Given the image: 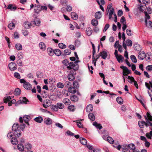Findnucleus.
<instances>
[{
  "label": "nucleus",
  "mask_w": 152,
  "mask_h": 152,
  "mask_svg": "<svg viewBox=\"0 0 152 152\" xmlns=\"http://www.w3.org/2000/svg\"><path fill=\"white\" fill-rule=\"evenodd\" d=\"M80 61L77 60L75 62V64L72 62H71L69 63L67 60L65 59L62 61L63 64L65 66L69 65L67 66V69L69 70L73 69L74 71H77L79 68V65L77 64Z\"/></svg>",
  "instance_id": "obj_1"
},
{
  "label": "nucleus",
  "mask_w": 152,
  "mask_h": 152,
  "mask_svg": "<svg viewBox=\"0 0 152 152\" xmlns=\"http://www.w3.org/2000/svg\"><path fill=\"white\" fill-rule=\"evenodd\" d=\"M19 126L18 123L14 124L12 127V129L14 131V134L16 137H19L21 134V131L19 129Z\"/></svg>",
  "instance_id": "obj_2"
},
{
  "label": "nucleus",
  "mask_w": 152,
  "mask_h": 152,
  "mask_svg": "<svg viewBox=\"0 0 152 152\" xmlns=\"http://www.w3.org/2000/svg\"><path fill=\"white\" fill-rule=\"evenodd\" d=\"M147 116L148 118V119L146 116H145V119L146 120V126L147 127L148 126H152V123L149 121L148 120L150 121H152V117L148 113H147Z\"/></svg>",
  "instance_id": "obj_3"
},
{
  "label": "nucleus",
  "mask_w": 152,
  "mask_h": 152,
  "mask_svg": "<svg viewBox=\"0 0 152 152\" xmlns=\"http://www.w3.org/2000/svg\"><path fill=\"white\" fill-rule=\"evenodd\" d=\"M30 119V117L28 115H26L24 116L23 118L20 117L19 118V121L20 123H22L23 121L28 126L29 125L28 121Z\"/></svg>",
  "instance_id": "obj_4"
},
{
  "label": "nucleus",
  "mask_w": 152,
  "mask_h": 152,
  "mask_svg": "<svg viewBox=\"0 0 152 152\" xmlns=\"http://www.w3.org/2000/svg\"><path fill=\"white\" fill-rule=\"evenodd\" d=\"M75 71L73 69L70 71V73L67 76L68 78L69 81H73L74 80L75 77L74 75L76 74Z\"/></svg>",
  "instance_id": "obj_5"
},
{
  "label": "nucleus",
  "mask_w": 152,
  "mask_h": 152,
  "mask_svg": "<svg viewBox=\"0 0 152 152\" xmlns=\"http://www.w3.org/2000/svg\"><path fill=\"white\" fill-rule=\"evenodd\" d=\"M9 69L11 71H15L17 69V65L14 62H11L8 65Z\"/></svg>",
  "instance_id": "obj_6"
},
{
  "label": "nucleus",
  "mask_w": 152,
  "mask_h": 152,
  "mask_svg": "<svg viewBox=\"0 0 152 152\" xmlns=\"http://www.w3.org/2000/svg\"><path fill=\"white\" fill-rule=\"evenodd\" d=\"M120 68L124 70L123 75H126L127 74L130 73V70L128 69L126 67L123 66H121Z\"/></svg>",
  "instance_id": "obj_7"
},
{
  "label": "nucleus",
  "mask_w": 152,
  "mask_h": 152,
  "mask_svg": "<svg viewBox=\"0 0 152 152\" xmlns=\"http://www.w3.org/2000/svg\"><path fill=\"white\" fill-rule=\"evenodd\" d=\"M51 102L49 99H46L44 101L43 106L45 108H47L51 105Z\"/></svg>",
  "instance_id": "obj_8"
},
{
  "label": "nucleus",
  "mask_w": 152,
  "mask_h": 152,
  "mask_svg": "<svg viewBox=\"0 0 152 152\" xmlns=\"http://www.w3.org/2000/svg\"><path fill=\"white\" fill-rule=\"evenodd\" d=\"M146 56V55L143 51H140L138 53V58L140 60H143Z\"/></svg>",
  "instance_id": "obj_9"
},
{
  "label": "nucleus",
  "mask_w": 152,
  "mask_h": 152,
  "mask_svg": "<svg viewBox=\"0 0 152 152\" xmlns=\"http://www.w3.org/2000/svg\"><path fill=\"white\" fill-rule=\"evenodd\" d=\"M44 121L45 124L47 125H50L52 123V120L49 118H46L44 120Z\"/></svg>",
  "instance_id": "obj_10"
},
{
  "label": "nucleus",
  "mask_w": 152,
  "mask_h": 152,
  "mask_svg": "<svg viewBox=\"0 0 152 152\" xmlns=\"http://www.w3.org/2000/svg\"><path fill=\"white\" fill-rule=\"evenodd\" d=\"M23 87L25 89L28 90H30L32 88L31 85L27 82L24 83V84H23Z\"/></svg>",
  "instance_id": "obj_11"
},
{
  "label": "nucleus",
  "mask_w": 152,
  "mask_h": 152,
  "mask_svg": "<svg viewBox=\"0 0 152 152\" xmlns=\"http://www.w3.org/2000/svg\"><path fill=\"white\" fill-rule=\"evenodd\" d=\"M32 148L31 145L28 142L26 143L25 145V149H27L28 152H33L31 151H30V150Z\"/></svg>",
  "instance_id": "obj_12"
},
{
  "label": "nucleus",
  "mask_w": 152,
  "mask_h": 152,
  "mask_svg": "<svg viewBox=\"0 0 152 152\" xmlns=\"http://www.w3.org/2000/svg\"><path fill=\"white\" fill-rule=\"evenodd\" d=\"M122 149L123 152H130V151L129 149V148L127 145H123L122 147Z\"/></svg>",
  "instance_id": "obj_13"
},
{
  "label": "nucleus",
  "mask_w": 152,
  "mask_h": 152,
  "mask_svg": "<svg viewBox=\"0 0 152 152\" xmlns=\"http://www.w3.org/2000/svg\"><path fill=\"white\" fill-rule=\"evenodd\" d=\"M47 52L49 56H52L54 53V50L50 48H48L47 49Z\"/></svg>",
  "instance_id": "obj_14"
},
{
  "label": "nucleus",
  "mask_w": 152,
  "mask_h": 152,
  "mask_svg": "<svg viewBox=\"0 0 152 152\" xmlns=\"http://www.w3.org/2000/svg\"><path fill=\"white\" fill-rule=\"evenodd\" d=\"M100 56H101L102 58L104 59H105L107 57V53L105 51H103L100 52Z\"/></svg>",
  "instance_id": "obj_15"
},
{
  "label": "nucleus",
  "mask_w": 152,
  "mask_h": 152,
  "mask_svg": "<svg viewBox=\"0 0 152 152\" xmlns=\"http://www.w3.org/2000/svg\"><path fill=\"white\" fill-rule=\"evenodd\" d=\"M93 110V107L92 105L91 104L88 105L86 108V110L87 112H90L92 111Z\"/></svg>",
  "instance_id": "obj_16"
},
{
  "label": "nucleus",
  "mask_w": 152,
  "mask_h": 152,
  "mask_svg": "<svg viewBox=\"0 0 152 152\" xmlns=\"http://www.w3.org/2000/svg\"><path fill=\"white\" fill-rule=\"evenodd\" d=\"M101 12L100 11L96 12L95 14V17L96 19H99L102 17Z\"/></svg>",
  "instance_id": "obj_17"
},
{
  "label": "nucleus",
  "mask_w": 152,
  "mask_h": 152,
  "mask_svg": "<svg viewBox=\"0 0 152 152\" xmlns=\"http://www.w3.org/2000/svg\"><path fill=\"white\" fill-rule=\"evenodd\" d=\"M34 120L39 123H41L43 120V119L41 116H38L34 119Z\"/></svg>",
  "instance_id": "obj_18"
},
{
  "label": "nucleus",
  "mask_w": 152,
  "mask_h": 152,
  "mask_svg": "<svg viewBox=\"0 0 152 152\" xmlns=\"http://www.w3.org/2000/svg\"><path fill=\"white\" fill-rule=\"evenodd\" d=\"M63 102L66 105L70 104L71 103L70 100L68 98H64L63 100Z\"/></svg>",
  "instance_id": "obj_19"
},
{
  "label": "nucleus",
  "mask_w": 152,
  "mask_h": 152,
  "mask_svg": "<svg viewBox=\"0 0 152 152\" xmlns=\"http://www.w3.org/2000/svg\"><path fill=\"white\" fill-rule=\"evenodd\" d=\"M138 124L139 127L141 128H144L145 125L146 126V122L144 121H139Z\"/></svg>",
  "instance_id": "obj_20"
},
{
  "label": "nucleus",
  "mask_w": 152,
  "mask_h": 152,
  "mask_svg": "<svg viewBox=\"0 0 152 152\" xmlns=\"http://www.w3.org/2000/svg\"><path fill=\"white\" fill-rule=\"evenodd\" d=\"M68 109L71 112H74L75 109V107L73 105H71L67 107Z\"/></svg>",
  "instance_id": "obj_21"
},
{
  "label": "nucleus",
  "mask_w": 152,
  "mask_h": 152,
  "mask_svg": "<svg viewBox=\"0 0 152 152\" xmlns=\"http://www.w3.org/2000/svg\"><path fill=\"white\" fill-rule=\"evenodd\" d=\"M31 26V23H30L28 21L25 22L23 24V26L25 28H30Z\"/></svg>",
  "instance_id": "obj_22"
},
{
  "label": "nucleus",
  "mask_w": 152,
  "mask_h": 152,
  "mask_svg": "<svg viewBox=\"0 0 152 152\" xmlns=\"http://www.w3.org/2000/svg\"><path fill=\"white\" fill-rule=\"evenodd\" d=\"M71 15L72 18L73 20H76L78 18L77 15L75 12H72Z\"/></svg>",
  "instance_id": "obj_23"
},
{
  "label": "nucleus",
  "mask_w": 152,
  "mask_h": 152,
  "mask_svg": "<svg viewBox=\"0 0 152 152\" xmlns=\"http://www.w3.org/2000/svg\"><path fill=\"white\" fill-rule=\"evenodd\" d=\"M117 60L119 63L123 62L124 61V58L121 55H119L116 57Z\"/></svg>",
  "instance_id": "obj_24"
},
{
  "label": "nucleus",
  "mask_w": 152,
  "mask_h": 152,
  "mask_svg": "<svg viewBox=\"0 0 152 152\" xmlns=\"http://www.w3.org/2000/svg\"><path fill=\"white\" fill-rule=\"evenodd\" d=\"M21 92V90L19 88H17L15 89L14 94L16 96H18L20 94Z\"/></svg>",
  "instance_id": "obj_25"
},
{
  "label": "nucleus",
  "mask_w": 152,
  "mask_h": 152,
  "mask_svg": "<svg viewBox=\"0 0 152 152\" xmlns=\"http://www.w3.org/2000/svg\"><path fill=\"white\" fill-rule=\"evenodd\" d=\"M75 88L74 87L71 86L69 88L68 90L70 93L72 94H75L76 92Z\"/></svg>",
  "instance_id": "obj_26"
},
{
  "label": "nucleus",
  "mask_w": 152,
  "mask_h": 152,
  "mask_svg": "<svg viewBox=\"0 0 152 152\" xmlns=\"http://www.w3.org/2000/svg\"><path fill=\"white\" fill-rule=\"evenodd\" d=\"M86 32L88 36H90L92 34V31L90 28L88 27L86 29Z\"/></svg>",
  "instance_id": "obj_27"
},
{
  "label": "nucleus",
  "mask_w": 152,
  "mask_h": 152,
  "mask_svg": "<svg viewBox=\"0 0 152 152\" xmlns=\"http://www.w3.org/2000/svg\"><path fill=\"white\" fill-rule=\"evenodd\" d=\"M70 99L73 102H77L78 100V98L77 96L75 95H73L71 97Z\"/></svg>",
  "instance_id": "obj_28"
},
{
  "label": "nucleus",
  "mask_w": 152,
  "mask_h": 152,
  "mask_svg": "<svg viewBox=\"0 0 152 152\" xmlns=\"http://www.w3.org/2000/svg\"><path fill=\"white\" fill-rule=\"evenodd\" d=\"M34 22L35 25L37 26H39L40 24V21L39 19L36 18L34 20Z\"/></svg>",
  "instance_id": "obj_29"
},
{
  "label": "nucleus",
  "mask_w": 152,
  "mask_h": 152,
  "mask_svg": "<svg viewBox=\"0 0 152 152\" xmlns=\"http://www.w3.org/2000/svg\"><path fill=\"white\" fill-rule=\"evenodd\" d=\"M116 100L117 102L120 104H122L123 103V100L120 97H118L116 99Z\"/></svg>",
  "instance_id": "obj_30"
},
{
  "label": "nucleus",
  "mask_w": 152,
  "mask_h": 152,
  "mask_svg": "<svg viewBox=\"0 0 152 152\" xmlns=\"http://www.w3.org/2000/svg\"><path fill=\"white\" fill-rule=\"evenodd\" d=\"M11 143L13 145H16L18 144V141L16 138H12L11 140Z\"/></svg>",
  "instance_id": "obj_31"
},
{
  "label": "nucleus",
  "mask_w": 152,
  "mask_h": 152,
  "mask_svg": "<svg viewBox=\"0 0 152 152\" xmlns=\"http://www.w3.org/2000/svg\"><path fill=\"white\" fill-rule=\"evenodd\" d=\"M39 47L42 50H45L46 49L45 44L43 42H40L39 44Z\"/></svg>",
  "instance_id": "obj_32"
},
{
  "label": "nucleus",
  "mask_w": 152,
  "mask_h": 152,
  "mask_svg": "<svg viewBox=\"0 0 152 152\" xmlns=\"http://www.w3.org/2000/svg\"><path fill=\"white\" fill-rule=\"evenodd\" d=\"M89 119L92 121H94L95 120V117L94 114L92 113H90L88 115Z\"/></svg>",
  "instance_id": "obj_33"
},
{
  "label": "nucleus",
  "mask_w": 152,
  "mask_h": 152,
  "mask_svg": "<svg viewBox=\"0 0 152 152\" xmlns=\"http://www.w3.org/2000/svg\"><path fill=\"white\" fill-rule=\"evenodd\" d=\"M129 149H130L131 150H132L133 151L134 150L135 148V145L132 143H131L129 144L128 145H127Z\"/></svg>",
  "instance_id": "obj_34"
},
{
  "label": "nucleus",
  "mask_w": 152,
  "mask_h": 152,
  "mask_svg": "<svg viewBox=\"0 0 152 152\" xmlns=\"http://www.w3.org/2000/svg\"><path fill=\"white\" fill-rule=\"evenodd\" d=\"M80 142L81 144L84 145H85L87 144V140L85 138H82L81 139V138H80Z\"/></svg>",
  "instance_id": "obj_35"
},
{
  "label": "nucleus",
  "mask_w": 152,
  "mask_h": 152,
  "mask_svg": "<svg viewBox=\"0 0 152 152\" xmlns=\"http://www.w3.org/2000/svg\"><path fill=\"white\" fill-rule=\"evenodd\" d=\"M7 9H10L11 11H15L16 9V6H13L12 4H9L7 7Z\"/></svg>",
  "instance_id": "obj_36"
},
{
  "label": "nucleus",
  "mask_w": 152,
  "mask_h": 152,
  "mask_svg": "<svg viewBox=\"0 0 152 152\" xmlns=\"http://www.w3.org/2000/svg\"><path fill=\"white\" fill-rule=\"evenodd\" d=\"M91 24L94 26H96L98 24V21L95 19H93L91 21Z\"/></svg>",
  "instance_id": "obj_37"
},
{
  "label": "nucleus",
  "mask_w": 152,
  "mask_h": 152,
  "mask_svg": "<svg viewBox=\"0 0 152 152\" xmlns=\"http://www.w3.org/2000/svg\"><path fill=\"white\" fill-rule=\"evenodd\" d=\"M17 146L18 149L21 151H23L24 149V146L21 144H18Z\"/></svg>",
  "instance_id": "obj_38"
},
{
  "label": "nucleus",
  "mask_w": 152,
  "mask_h": 152,
  "mask_svg": "<svg viewBox=\"0 0 152 152\" xmlns=\"http://www.w3.org/2000/svg\"><path fill=\"white\" fill-rule=\"evenodd\" d=\"M15 47L17 50H21L22 49V46L20 44H16L15 45Z\"/></svg>",
  "instance_id": "obj_39"
},
{
  "label": "nucleus",
  "mask_w": 152,
  "mask_h": 152,
  "mask_svg": "<svg viewBox=\"0 0 152 152\" xmlns=\"http://www.w3.org/2000/svg\"><path fill=\"white\" fill-rule=\"evenodd\" d=\"M54 54L57 56H60L61 54V52L60 50L59 49H56L55 50H54Z\"/></svg>",
  "instance_id": "obj_40"
},
{
  "label": "nucleus",
  "mask_w": 152,
  "mask_h": 152,
  "mask_svg": "<svg viewBox=\"0 0 152 152\" xmlns=\"http://www.w3.org/2000/svg\"><path fill=\"white\" fill-rule=\"evenodd\" d=\"M57 107L58 109H63L64 107V104L61 103H58L57 104Z\"/></svg>",
  "instance_id": "obj_41"
},
{
  "label": "nucleus",
  "mask_w": 152,
  "mask_h": 152,
  "mask_svg": "<svg viewBox=\"0 0 152 152\" xmlns=\"http://www.w3.org/2000/svg\"><path fill=\"white\" fill-rule=\"evenodd\" d=\"M8 27L10 29L12 30L14 28L15 24L13 23H11L8 25Z\"/></svg>",
  "instance_id": "obj_42"
},
{
  "label": "nucleus",
  "mask_w": 152,
  "mask_h": 152,
  "mask_svg": "<svg viewBox=\"0 0 152 152\" xmlns=\"http://www.w3.org/2000/svg\"><path fill=\"white\" fill-rule=\"evenodd\" d=\"M132 61L134 63H136L137 62V60L135 56L134 55H131L130 57Z\"/></svg>",
  "instance_id": "obj_43"
},
{
  "label": "nucleus",
  "mask_w": 152,
  "mask_h": 152,
  "mask_svg": "<svg viewBox=\"0 0 152 152\" xmlns=\"http://www.w3.org/2000/svg\"><path fill=\"white\" fill-rule=\"evenodd\" d=\"M146 136L148 139H151L152 138V131H150L149 133H146Z\"/></svg>",
  "instance_id": "obj_44"
},
{
  "label": "nucleus",
  "mask_w": 152,
  "mask_h": 152,
  "mask_svg": "<svg viewBox=\"0 0 152 152\" xmlns=\"http://www.w3.org/2000/svg\"><path fill=\"white\" fill-rule=\"evenodd\" d=\"M107 141L111 144H113L114 142V140L113 139L110 137H107Z\"/></svg>",
  "instance_id": "obj_45"
},
{
  "label": "nucleus",
  "mask_w": 152,
  "mask_h": 152,
  "mask_svg": "<svg viewBox=\"0 0 152 152\" xmlns=\"http://www.w3.org/2000/svg\"><path fill=\"white\" fill-rule=\"evenodd\" d=\"M127 78L129 80V82L131 83H132V82H134L135 81L134 78L132 77H130L128 76Z\"/></svg>",
  "instance_id": "obj_46"
},
{
  "label": "nucleus",
  "mask_w": 152,
  "mask_h": 152,
  "mask_svg": "<svg viewBox=\"0 0 152 152\" xmlns=\"http://www.w3.org/2000/svg\"><path fill=\"white\" fill-rule=\"evenodd\" d=\"M126 42L127 46H131L132 45V41L130 40L127 39L126 40Z\"/></svg>",
  "instance_id": "obj_47"
},
{
  "label": "nucleus",
  "mask_w": 152,
  "mask_h": 152,
  "mask_svg": "<svg viewBox=\"0 0 152 152\" xmlns=\"http://www.w3.org/2000/svg\"><path fill=\"white\" fill-rule=\"evenodd\" d=\"M56 86L58 88H63L64 87V84L61 82H59L58 83Z\"/></svg>",
  "instance_id": "obj_48"
},
{
  "label": "nucleus",
  "mask_w": 152,
  "mask_h": 152,
  "mask_svg": "<svg viewBox=\"0 0 152 152\" xmlns=\"http://www.w3.org/2000/svg\"><path fill=\"white\" fill-rule=\"evenodd\" d=\"M58 45L59 47L61 49H64L66 48V45L63 43H59Z\"/></svg>",
  "instance_id": "obj_49"
},
{
  "label": "nucleus",
  "mask_w": 152,
  "mask_h": 152,
  "mask_svg": "<svg viewBox=\"0 0 152 152\" xmlns=\"http://www.w3.org/2000/svg\"><path fill=\"white\" fill-rule=\"evenodd\" d=\"M71 52V50L69 49H66L64 51V54L66 55H69Z\"/></svg>",
  "instance_id": "obj_50"
},
{
  "label": "nucleus",
  "mask_w": 152,
  "mask_h": 152,
  "mask_svg": "<svg viewBox=\"0 0 152 152\" xmlns=\"http://www.w3.org/2000/svg\"><path fill=\"white\" fill-rule=\"evenodd\" d=\"M72 85V83L66 81L65 83L64 84L65 86L67 88H69Z\"/></svg>",
  "instance_id": "obj_51"
},
{
  "label": "nucleus",
  "mask_w": 152,
  "mask_h": 152,
  "mask_svg": "<svg viewBox=\"0 0 152 152\" xmlns=\"http://www.w3.org/2000/svg\"><path fill=\"white\" fill-rule=\"evenodd\" d=\"M14 75L15 77L17 79H20V75L17 72H15L14 73Z\"/></svg>",
  "instance_id": "obj_52"
},
{
  "label": "nucleus",
  "mask_w": 152,
  "mask_h": 152,
  "mask_svg": "<svg viewBox=\"0 0 152 152\" xmlns=\"http://www.w3.org/2000/svg\"><path fill=\"white\" fill-rule=\"evenodd\" d=\"M92 48H93L92 58L93 59V58H94V56L95 53L96 52V51H95V47L94 44H92Z\"/></svg>",
  "instance_id": "obj_53"
},
{
  "label": "nucleus",
  "mask_w": 152,
  "mask_h": 152,
  "mask_svg": "<svg viewBox=\"0 0 152 152\" xmlns=\"http://www.w3.org/2000/svg\"><path fill=\"white\" fill-rule=\"evenodd\" d=\"M81 44L80 42L78 40H76L75 42V45L76 46H79Z\"/></svg>",
  "instance_id": "obj_54"
},
{
  "label": "nucleus",
  "mask_w": 152,
  "mask_h": 152,
  "mask_svg": "<svg viewBox=\"0 0 152 152\" xmlns=\"http://www.w3.org/2000/svg\"><path fill=\"white\" fill-rule=\"evenodd\" d=\"M126 34L129 36H131L132 35L131 30L129 29H127L126 30Z\"/></svg>",
  "instance_id": "obj_55"
},
{
  "label": "nucleus",
  "mask_w": 152,
  "mask_h": 152,
  "mask_svg": "<svg viewBox=\"0 0 152 152\" xmlns=\"http://www.w3.org/2000/svg\"><path fill=\"white\" fill-rule=\"evenodd\" d=\"M78 82L77 81H75L73 82V85L74 86V87L77 88L78 87Z\"/></svg>",
  "instance_id": "obj_56"
},
{
  "label": "nucleus",
  "mask_w": 152,
  "mask_h": 152,
  "mask_svg": "<svg viewBox=\"0 0 152 152\" xmlns=\"http://www.w3.org/2000/svg\"><path fill=\"white\" fill-rule=\"evenodd\" d=\"M120 22L121 23L123 24H125L126 23V21L124 17L122 16L121 17V19Z\"/></svg>",
  "instance_id": "obj_57"
},
{
  "label": "nucleus",
  "mask_w": 152,
  "mask_h": 152,
  "mask_svg": "<svg viewBox=\"0 0 152 152\" xmlns=\"http://www.w3.org/2000/svg\"><path fill=\"white\" fill-rule=\"evenodd\" d=\"M17 63L18 65L19 66H22V61L20 59H18L17 61Z\"/></svg>",
  "instance_id": "obj_58"
},
{
  "label": "nucleus",
  "mask_w": 152,
  "mask_h": 152,
  "mask_svg": "<svg viewBox=\"0 0 152 152\" xmlns=\"http://www.w3.org/2000/svg\"><path fill=\"white\" fill-rule=\"evenodd\" d=\"M109 24H106L103 30L104 32H105L106 31L107 29L109 28Z\"/></svg>",
  "instance_id": "obj_59"
},
{
  "label": "nucleus",
  "mask_w": 152,
  "mask_h": 152,
  "mask_svg": "<svg viewBox=\"0 0 152 152\" xmlns=\"http://www.w3.org/2000/svg\"><path fill=\"white\" fill-rule=\"evenodd\" d=\"M140 45L139 44H136L134 45V49L136 50H139L140 49V48H140Z\"/></svg>",
  "instance_id": "obj_60"
},
{
  "label": "nucleus",
  "mask_w": 152,
  "mask_h": 152,
  "mask_svg": "<svg viewBox=\"0 0 152 152\" xmlns=\"http://www.w3.org/2000/svg\"><path fill=\"white\" fill-rule=\"evenodd\" d=\"M22 101L23 103L27 104V102H28V100L26 97L23 98Z\"/></svg>",
  "instance_id": "obj_61"
},
{
  "label": "nucleus",
  "mask_w": 152,
  "mask_h": 152,
  "mask_svg": "<svg viewBox=\"0 0 152 152\" xmlns=\"http://www.w3.org/2000/svg\"><path fill=\"white\" fill-rule=\"evenodd\" d=\"M79 120H77L76 122L77 123V126L80 128H81L83 127V125L80 122H78Z\"/></svg>",
  "instance_id": "obj_62"
},
{
  "label": "nucleus",
  "mask_w": 152,
  "mask_h": 152,
  "mask_svg": "<svg viewBox=\"0 0 152 152\" xmlns=\"http://www.w3.org/2000/svg\"><path fill=\"white\" fill-rule=\"evenodd\" d=\"M25 124H22L20 125L19 126V129H21L22 130H23V129L25 128Z\"/></svg>",
  "instance_id": "obj_63"
},
{
  "label": "nucleus",
  "mask_w": 152,
  "mask_h": 152,
  "mask_svg": "<svg viewBox=\"0 0 152 152\" xmlns=\"http://www.w3.org/2000/svg\"><path fill=\"white\" fill-rule=\"evenodd\" d=\"M146 69L147 70L151 71L152 70V65H148L146 67Z\"/></svg>",
  "instance_id": "obj_64"
}]
</instances>
